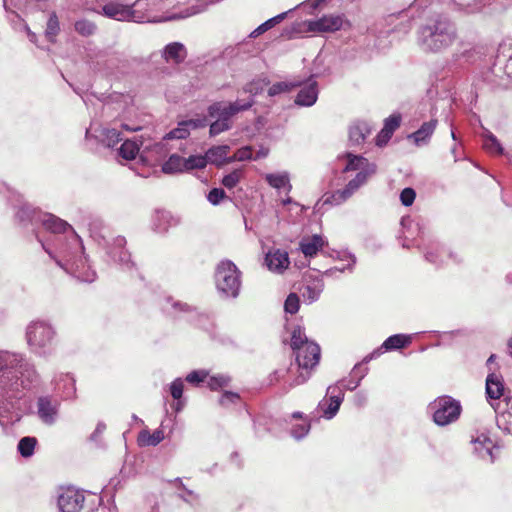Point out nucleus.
Returning a JSON list of instances; mask_svg holds the SVG:
<instances>
[{
	"mask_svg": "<svg viewBox=\"0 0 512 512\" xmlns=\"http://www.w3.org/2000/svg\"><path fill=\"white\" fill-rule=\"evenodd\" d=\"M175 484L182 490L178 496L189 504H196L199 501V496L193 490L188 489L182 482L181 478L174 479Z\"/></svg>",
	"mask_w": 512,
	"mask_h": 512,
	"instance_id": "de8ad7c7",
	"label": "nucleus"
},
{
	"mask_svg": "<svg viewBox=\"0 0 512 512\" xmlns=\"http://www.w3.org/2000/svg\"><path fill=\"white\" fill-rule=\"evenodd\" d=\"M190 134V130L185 123V121H181L178 124V127L171 130L169 133L166 134L164 139H185Z\"/></svg>",
	"mask_w": 512,
	"mask_h": 512,
	"instance_id": "864d4df0",
	"label": "nucleus"
},
{
	"mask_svg": "<svg viewBox=\"0 0 512 512\" xmlns=\"http://www.w3.org/2000/svg\"><path fill=\"white\" fill-rule=\"evenodd\" d=\"M352 29L350 20L343 13L322 16L317 21H295L290 32H338Z\"/></svg>",
	"mask_w": 512,
	"mask_h": 512,
	"instance_id": "0eeeda50",
	"label": "nucleus"
},
{
	"mask_svg": "<svg viewBox=\"0 0 512 512\" xmlns=\"http://www.w3.org/2000/svg\"><path fill=\"white\" fill-rule=\"evenodd\" d=\"M216 289L222 298L235 299L241 288V271L231 260H222L215 270Z\"/></svg>",
	"mask_w": 512,
	"mask_h": 512,
	"instance_id": "423d86ee",
	"label": "nucleus"
},
{
	"mask_svg": "<svg viewBox=\"0 0 512 512\" xmlns=\"http://www.w3.org/2000/svg\"><path fill=\"white\" fill-rule=\"evenodd\" d=\"M184 158L177 155L172 154L168 160L162 165V171L165 174H174L185 172V164Z\"/></svg>",
	"mask_w": 512,
	"mask_h": 512,
	"instance_id": "e433bc0d",
	"label": "nucleus"
},
{
	"mask_svg": "<svg viewBox=\"0 0 512 512\" xmlns=\"http://www.w3.org/2000/svg\"><path fill=\"white\" fill-rule=\"evenodd\" d=\"M267 268L276 273H282L290 264L288 252L282 249H270L265 256Z\"/></svg>",
	"mask_w": 512,
	"mask_h": 512,
	"instance_id": "a211bd4d",
	"label": "nucleus"
},
{
	"mask_svg": "<svg viewBox=\"0 0 512 512\" xmlns=\"http://www.w3.org/2000/svg\"><path fill=\"white\" fill-rule=\"evenodd\" d=\"M207 377L208 371L194 370L186 376L185 380L192 385H199L200 383L204 382Z\"/></svg>",
	"mask_w": 512,
	"mask_h": 512,
	"instance_id": "e2e57ef3",
	"label": "nucleus"
},
{
	"mask_svg": "<svg viewBox=\"0 0 512 512\" xmlns=\"http://www.w3.org/2000/svg\"><path fill=\"white\" fill-rule=\"evenodd\" d=\"M412 341L411 335L394 334L383 342V348L387 351L399 350L407 347Z\"/></svg>",
	"mask_w": 512,
	"mask_h": 512,
	"instance_id": "473e14b6",
	"label": "nucleus"
},
{
	"mask_svg": "<svg viewBox=\"0 0 512 512\" xmlns=\"http://www.w3.org/2000/svg\"><path fill=\"white\" fill-rule=\"evenodd\" d=\"M310 431V423L308 421H304L301 424L294 425L291 429V435L296 440L303 439Z\"/></svg>",
	"mask_w": 512,
	"mask_h": 512,
	"instance_id": "680f3d73",
	"label": "nucleus"
},
{
	"mask_svg": "<svg viewBox=\"0 0 512 512\" xmlns=\"http://www.w3.org/2000/svg\"><path fill=\"white\" fill-rule=\"evenodd\" d=\"M231 378L224 374L211 376L207 382L211 390H218L229 385Z\"/></svg>",
	"mask_w": 512,
	"mask_h": 512,
	"instance_id": "5fc2aeb1",
	"label": "nucleus"
},
{
	"mask_svg": "<svg viewBox=\"0 0 512 512\" xmlns=\"http://www.w3.org/2000/svg\"><path fill=\"white\" fill-rule=\"evenodd\" d=\"M239 400L240 396L238 393L225 391L219 399V404L223 407H229L230 405L237 404Z\"/></svg>",
	"mask_w": 512,
	"mask_h": 512,
	"instance_id": "69168bd1",
	"label": "nucleus"
},
{
	"mask_svg": "<svg viewBox=\"0 0 512 512\" xmlns=\"http://www.w3.org/2000/svg\"><path fill=\"white\" fill-rule=\"evenodd\" d=\"M85 501L84 493L74 487L63 489L58 496L60 512H80Z\"/></svg>",
	"mask_w": 512,
	"mask_h": 512,
	"instance_id": "ddd939ff",
	"label": "nucleus"
},
{
	"mask_svg": "<svg viewBox=\"0 0 512 512\" xmlns=\"http://www.w3.org/2000/svg\"><path fill=\"white\" fill-rule=\"evenodd\" d=\"M497 426L506 432L507 434L512 435V414L504 413L496 418Z\"/></svg>",
	"mask_w": 512,
	"mask_h": 512,
	"instance_id": "052dcab7",
	"label": "nucleus"
},
{
	"mask_svg": "<svg viewBox=\"0 0 512 512\" xmlns=\"http://www.w3.org/2000/svg\"><path fill=\"white\" fill-rule=\"evenodd\" d=\"M312 341H308V338L306 337L303 329L298 326L293 329L292 335H291V343L290 346L294 351L299 350L302 348L305 344H311Z\"/></svg>",
	"mask_w": 512,
	"mask_h": 512,
	"instance_id": "c03bdc74",
	"label": "nucleus"
},
{
	"mask_svg": "<svg viewBox=\"0 0 512 512\" xmlns=\"http://www.w3.org/2000/svg\"><path fill=\"white\" fill-rule=\"evenodd\" d=\"M85 137L87 140L94 139L97 143L107 148H113L123 140L119 130L101 124H91L86 130Z\"/></svg>",
	"mask_w": 512,
	"mask_h": 512,
	"instance_id": "f8f14e48",
	"label": "nucleus"
},
{
	"mask_svg": "<svg viewBox=\"0 0 512 512\" xmlns=\"http://www.w3.org/2000/svg\"><path fill=\"white\" fill-rule=\"evenodd\" d=\"M483 146L489 153L496 155H501L504 151L496 136L488 130L483 132Z\"/></svg>",
	"mask_w": 512,
	"mask_h": 512,
	"instance_id": "ea45409f",
	"label": "nucleus"
},
{
	"mask_svg": "<svg viewBox=\"0 0 512 512\" xmlns=\"http://www.w3.org/2000/svg\"><path fill=\"white\" fill-rule=\"evenodd\" d=\"M232 128V122H224L222 120H219L215 118V121H213L210 124L209 134L211 137H215L222 132L228 131Z\"/></svg>",
	"mask_w": 512,
	"mask_h": 512,
	"instance_id": "6e6d98bb",
	"label": "nucleus"
},
{
	"mask_svg": "<svg viewBox=\"0 0 512 512\" xmlns=\"http://www.w3.org/2000/svg\"><path fill=\"white\" fill-rule=\"evenodd\" d=\"M328 244L327 240L319 235L304 236L299 242V249L306 258H312Z\"/></svg>",
	"mask_w": 512,
	"mask_h": 512,
	"instance_id": "6ab92c4d",
	"label": "nucleus"
},
{
	"mask_svg": "<svg viewBox=\"0 0 512 512\" xmlns=\"http://www.w3.org/2000/svg\"><path fill=\"white\" fill-rule=\"evenodd\" d=\"M226 198V193L222 188H213L207 195V200L212 205H218L223 199Z\"/></svg>",
	"mask_w": 512,
	"mask_h": 512,
	"instance_id": "774afa93",
	"label": "nucleus"
},
{
	"mask_svg": "<svg viewBox=\"0 0 512 512\" xmlns=\"http://www.w3.org/2000/svg\"><path fill=\"white\" fill-rule=\"evenodd\" d=\"M337 258L341 261H347L348 264L346 266H343V269H338V267H333V268L327 269L324 272L325 276L333 277L336 273H343L345 271L352 273L354 271V266L357 262V258L354 254H352L350 252H342V253H338Z\"/></svg>",
	"mask_w": 512,
	"mask_h": 512,
	"instance_id": "2f4dec72",
	"label": "nucleus"
},
{
	"mask_svg": "<svg viewBox=\"0 0 512 512\" xmlns=\"http://www.w3.org/2000/svg\"><path fill=\"white\" fill-rule=\"evenodd\" d=\"M102 230L104 225L101 220L96 219L89 223L90 236L105 249L108 259L124 271H132L135 264L131 260L130 252L126 249L125 237L118 235L107 239Z\"/></svg>",
	"mask_w": 512,
	"mask_h": 512,
	"instance_id": "20e7f679",
	"label": "nucleus"
},
{
	"mask_svg": "<svg viewBox=\"0 0 512 512\" xmlns=\"http://www.w3.org/2000/svg\"><path fill=\"white\" fill-rule=\"evenodd\" d=\"M455 34H418L417 44L425 52H440L454 41Z\"/></svg>",
	"mask_w": 512,
	"mask_h": 512,
	"instance_id": "4468645a",
	"label": "nucleus"
},
{
	"mask_svg": "<svg viewBox=\"0 0 512 512\" xmlns=\"http://www.w3.org/2000/svg\"><path fill=\"white\" fill-rule=\"evenodd\" d=\"M347 164L343 168V172H349V171H360L362 168V165L366 163V158L354 155L352 153H347Z\"/></svg>",
	"mask_w": 512,
	"mask_h": 512,
	"instance_id": "09e8293b",
	"label": "nucleus"
},
{
	"mask_svg": "<svg viewBox=\"0 0 512 512\" xmlns=\"http://www.w3.org/2000/svg\"><path fill=\"white\" fill-rule=\"evenodd\" d=\"M296 362L301 370H310L318 365L320 360V347L316 343L305 344L294 351Z\"/></svg>",
	"mask_w": 512,
	"mask_h": 512,
	"instance_id": "2eb2a0df",
	"label": "nucleus"
},
{
	"mask_svg": "<svg viewBox=\"0 0 512 512\" xmlns=\"http://www.w3.org/2000/svg\"><path fill=\"white\" fill-rule=\"evenodd\" d=\"M254 103L255 101L252 98L237 99L228 104L215 102L208 107L207 112L210 118H217L224 122H231V118L233 116L240 112L249 110Z\"/></svg>",
	"mask_w": 512,
	"mask_h": 512,
	"instance_id": "1a4fd4ad",
	"label": "nucleus"
},
{
	"mask_svg": "<svg viewBox=\"0 0 512 512\" xmlns=\"http://www.w3.org/2000/svg\"><path fill=\"white\" fill-rule=\"evenodd\" d=\"M300 306L299 297L295 293H290L285 302H284V310L286 313L295 314L298 312Z\"/></svg>",
	"mask_w": 512,
	"mask_h": 512,
	"instance_id": "bf43d9fd",
	"label": "nucleus"
},
{
	"mask_svg": "<svg viewBox=\"0 0 512 512\" xmlns=\"http://www.w3.org/2000/svg\"><path fill=\"white\" fill-rule=\"evenodd\" d=\"M37 416L39 420L47 425L53 426L60 417L61 402L51 395H43L37 398Z\"/></svg>",
	"mask_w": 512,
	"mask_h": 512,
	"instance_id": "9d476101",
	"label": "nucleus"
},
{
	"mask_svg": "<svg viewBox=\"0 0 512 512\" xmlns=\"http://www.w3.org/2000/svg\"><path fill=\"white\" fill-rule=\"evenodd\" d=\"M266 182L274 189L280 190L285 188L287 193L292 190L290 183V175L287 171L281 173H269L265 175Z\"/></svg>",
	"mask_w": 512,
	"mask_h": 512,
	"instance_id": "c85d7f7f",
	"label": "nucleus"
},
{
	"mask_svg": "<svg viewBox=\"0 0 512 512\" xmlns=\"http://www.w3.org/2000/svg\"><path fill=\"white\" fill-rule=\"evenodd\" d=\"M41 384L35 363L23 352L0 349V425L26 392Z\"/></svg>",
	"mask_w": 512,
	"mask_h": 512,
	"instance_id": "f257e3e1",
	"label": "nucleus"
},
{
	"mask_svg": "<svg viewBox=\"0 0 512 512\" xmlns=\"http://www.w3.org/2000/svg\"><path fill=\"white\" fill-rule=\"evenodd\" d=\"M368 368H364L361 370V364H356L351 371V379L346 381L342 379L338 381L336 384L338 386H342L343 388L353 391L355 390L361 383L362 379L367 375Z\"/></svg>",
	"mask_w": 512,
	"mask_h": 512,
	"instance_id": "c756f323",
	"label": "nucleus"
},
{
	"mask_svg": "<svg viewBox=\"0 0 512 512\" xmlns=\"http://www.w3.org/2000/svg\"><path fill=\"white\" fill-rule=\"evenodd\" d=\"M292 13L293 10H288L286 12L280 13L260 24L252 32H267L268 30L274 28L277 24L282 22L289 14Z\"/></svg>",
	"mask_w": 512,
	"mask_h": 512,
	"instance_id": "a18cd8bd",
	"label": "nucleus"
},
{
	"mask_svg": "<svg viewBox=\"0 0 512 512\" xmlns=\"http://www.w3.org/2000/svg\"><path fill=\"white\" fill-rule=\"evenodd\" d=\"M504 392V382L501 375L490 373L486 378V395L488 399H500Z\"/></svg>",
	"mask_w": 512,
	"mask_h": 512,
	"instance_id": "a878e982",
	"label": "nucleus"
},
{
	"mask_svg": "<svg viewBox=\"0 0 512 512\" xmlns=\"http://www.w3.org/2000/svg\"><path fill=\"white\" fill-rule=\"evenodd\" d=\"M56 335L53 324L40 319L31 321L25 330V339L30 352L41 358L52 355Z\"/></svg>",
	"mask_w": 512,
	"mask_h": 512,
	"instance_id": "39448f33",
	"label": "nucleus"
},
{
	"mask_svg": "<svg viewBox=\"0 0 512 512\" xmlns=\"http://www.w3.org/2000/svg\"><path fill=\"white\" fill-rule=\"evenodd\" d=\"M243 177V171L241 169H235L229 174L225 175L222 179V184L227 189H233L240 182Z\"/></svg>",
	"mask_w": 512,
	"mask_h": 512,
	"instance_id": "603ef678",
	"label": "nucleus"
},
{
	"mask_svg": "<svg viewBox=\"0 0 512 512\" xmlns=\"http://www.w3.org/2000/svg\"><path fill=\"white\" fill-rule=\"evenodd\" d=\"M474 447V453L481 459L489 460L491 463L495 461V456L493 454V449L495 448V445L493 444L492 440L482 434L478 436L477 438L473 439L471 441Z\"/></svg>",
	"mask_w": 512,
	"mask_h": 512,
	"instance_id": "b1692460",
	"label": "nucleus"
},
{
	"mask_svg": "<svg viewBox=\"0 0 512 512\" xmlns=\"http://www.w3.org/2000/svg\"><path fill=\"white\" fill-rule=\"evenodd\" d=\"M370 133L371 126L368 122L357 121L349 128V140L353 145H360L364 143Z\"/></svg>",
	"mask_w": 512,
	"mask_h": 512,
	"instance_id": "bb28decb",
	"label": "nucleus"
},
{
	"mask_svg": "<svg viewBox=\"0 0 512 512\" xmlns=\"http://www.w3.org/2000/svg\"><path fill=\"white\" fill-rule=\"evenodd\" d=\"M184 390V382L181 378H176L169 386V391L174 400H177L175 410L179 412L182 407V395Z\"/></svg>",
	"mask_w": 512,
	"mask_h": 512,
	"instance_id": "79ce46f5",
	"label": "nucleus"
},
{
	"mask_svg": "<svg viewBox=\"0 0 512 512\" xmlns=\"http://www.w3.org/2000/svg\"><path fill=\"white\" fill-rule=\"evenodd\" d=\"M253 159L252 149L249 146L238 149L232 157H229V162L246 161Z\"/></svg>",
	"mask_w": 512,
	"mask_h": 512,
	"instance_id": "0e129e2a",
	"label": "nucleus"
},
{
	"mask_svg": "<svg viewBox=\"0 0 512 512\" xmlns=\"http://www.w3.org/2000/svg\"><path fill=\"white\" fill-rule=\"evenodd\" d=\"M37 443L36 437L25 436L19 440L17 451L23 458H30L34 454Z\"/></svg>",
	"mask_w": 512,
	"mask_h": 512,
	"instance_id": "58836bf2",
	"label": "nucleus"
},
{
	"mask_svg": "<svg viewBox=\"0 0 512 512\" xmlns=\"http://www.w3.org/2000/svg\"><path fill=\"white\" fill-rule=\"evenodd\" d=\"M353 195L346 190V188L338 189L332 193H326L323 196V205H333L339 206L345 203L348 199H350Z\"/></svg>",
	"mask_w": 512,
	"mask_h": 512,
	"instance_id": "f704fd0d",
	"label": "nucleus"
},
{
	"mask_svg": "<svg viewBox=\"0 0 512 512\" xmlns=\"http://www.w3.org/2000/svg\"><path fill=\"white\" fill-rule=\"evenodd\" d=\"M229 151V145H219L211 147L205 154V158H207V163H211L216 166H221L225 163H230L228 161L229 157H227Z\"/></svg>",
	"mask_w": 512,
	"mask_h": 512,
	"instance_id": "cd10ccee",
	"label": "nucleus"
},
{
	"mask_svg": "<svg viewBox=\"0 0 512 512\" xmlns=\"http://www.w3.org/2000/svg\"><path fill=\"white\" fill-rule=\"evenodd\" d=\"M416 198V192L411 187L404 188L400 193V201L403 206L409 207L411 206Z\"/></svg>",
	"mask_w": 512,
	"mask_h": 512,
	"instance_id": "338daca9",
	"label": "nucleus"
},
{
	"mask_svg": "<svg viewBox=\"0 0 512 512\" xmlns=\"http://www.w3.org/2000/svg\"><path fill=\"white\" fill-rule=\"evenodd\" d=\"M500 49L502 53L508 52V59L504 66V72L509 78H512V37H507L500 45Z\"/></svg>",
	"mask_w": 512,
	"mask_h": 512,
	"instance_id": "3c124183",
	"label": "nucleus"
},
{
	"mask_svg": "<svg viewBox=\"0 0 512 512\" xmlns=\"http://www.w3.org/2000/svg\"><path fill=\"white\" fill-rule=\"evenodd\" d=\"M186 49L183 44L179 42H173L168 44L163 52V56L167 62L172 61L174 63L182 62L186 57Z\"/></svg>",
	"mask_w": 512,
	"mask_h": 512,
	"instance_id": "7c9ffc66",
	"label": "nucleus"
},
{
	"mask_svg": "<svg viewBox=\"0 0 512 512\" xmlns=\"http://www.w3.org/2000/svg\"><path fill=\"white\" fill-rule=\"evenodd\" d=\"M140 144L135 140H123L120 148L118 149L119 155L125 160H133L139 153Z\"/></svg>",
	"mask_w": 512,
	"mask_h": 512,
	"instance_id": "4c0bfd02",
	"label": "nucleus"
},
{
	"mask_svg": "<svg viewBox=\"0 0 512 512\" xmlns=\"http://www.w3.org/2000/svg\"><path fill=\"white\" fill-rule=\"evenodd\" d=\"M323 291V284L321 282L314 283L313 285H306L301 291V295L307 303L317 301Z\"/></svg>",
	"mask_w": 512,
	"mask_h": 512,
	"instance_id": "a19ab883",
	"label": "nucleus"
},
{
	"mask_svg": "<svg viewBox=\"0 0 512 512\" xmlns=\"http://www.w3.org/2000/svg\"><path fill=\"white\" fill-rule=\"evenodd\" d=\"M167 301L171 303V313L176 317L185 316L191 322H200L201 318H206V315L194 306L181 301H173L170 298Z\"/></svg>",
	"mask_w": 512,
	"mask_h": 512,
	"instance_id": "412c9836",
	"label": "nucleus"
},
{
	"mask_svg": "<svg viewBox=\"0 0 512 512\" xmlns=\"http://www.w3.org/2000/svg\"><path fill=\"white\" fill-rule=\"evenodd\" d=\"M377 171V166L375 163L370 162L366 159V163L362 165L361 170L356 174V176L361 177L362 182L364 184L367 183L368 179L373 176Z\"/></svg>",
	"mask_w": 512,
	"mask_h": 512,
	"instance_id": "13d9d810",
	"label": "nucleus"
},
{
	"mask_svg": "<svg viewBox=\"0 0 512 512\" xmlns=\"http://www.w3.org/2000/svg\"><path fill=\"white\" fill-rule=\"evenodd\" d=\"M185 171H191L194 169H202L207 165V158L205 155H191L188 158H184Z\"/></svg>",
	"mask_w": 512,
	"mask_h": 512,
	"instance_id": "8fccbe9b",
	"label": "nucleus"
},
{
	"mask_svg": "<svg viewBox=\"0 0 512 512\" xmlns=\"http://www.w3.org/2000/svg\"><path fill=\"white\" fill-rule=\"evenodd\" d=\"M425 260L435 266H441L445 262V257H449L453 262L459 263L462 258L453 252H448L444 247L438 244H432L431 246L424 249Z\"/></svg>",
	"mask_w": 512,
	"mask_h": 512,
	"instance_id": "dca6fc26",
	"label": "nucleus"
},
{
	"mask_svg": "<svg viewBox=\"0 0 512 512\" xmlns=\"http://www.w3.org/2000/svg\"><path fill=\"white\" fill-rule=\"evenodd\" d=\"M433 421L438 426L449 425L460 417L462 407L459 401L451 396H440L429 404Z\"/></svg>",
	"mask_w": 512,
	"mask_h": 512,
	"instance_id": "6e6552de",
	"label": "nucleus"
},
{
	"mask_svg": "<svg viewBox=\"0 0 512 512\" xmlns=\"http://www.w3.org/2000/svg\"><path fill=\"white\" fill-rule=\"evenodd\" d=\"M300 85H301V82H297V81L277 82L268 88L267 93H268V96L275 97L282 93L288 92L291 89H293L297 86H300Z\"/></svg>",
	"mask_w": 512,
	"mask_h": 512,
	"instance_id": "49530a36",
	"label": "nucleus"
},
{
	"mask_svg": "<svg viewBox=\"0 0 512 512\" xmlns=\"http://www.w3.org/2000/svg\"><path fill=\"white\" fill-rule=\"evenodd\" d=\"M180 223L179 217L173 215L169 211H156L152 216V230L158 234H164L172 227H176Z\"/></svg>",
	"mask_w": 512,
	"mask_h": 512,
	"instance_id": "f3484780",
	"label": "nucleus"
},
{
	"mask_svg": "<svg viewBox=\"0 0 512 512\" xmlns=\"http://www.w3.org/2000/svg\"><path fill=\"white\" fill-rule=\"evenodd\" d=\"M421 227L418 223H415L410 217H403L401 219V235L403 239L402 247L410 248L414 245V240L421 234Z\"/></svg>",
	"mask_w": 512,
	"mask_h": 512,
	"instance_id": "5701e85b",
	"label": "nucleus"
},
{
	"mask_svg": "<svg viewBox=\"0 0 512 512\" xmlns=\"http://www.w3.org/2000/svg\"><path fill=\"white\" fill-rule=\"evenodd\" d=\"M318 93L317 82L310 78L298 92L295 103L299 106L310 107L316 103Z\"/></svg>",
	"mask_w": 512,
	"mask_h": 512,
	"instance_id": "aec40b11",
	"label": "nucleus"
},
{
	"mask_svg": "<svg viewBox=\"0 0 512 512\" xmlns=\"http://www.w3.org/2000/svg\"><path fill=\"white\" fill-rule=\"evenodd\" d=\"M269 84L270 81L267 77L253 79L243 86L242 92L249 94L248 98H252L254 100V97L261 94Z\"/></svg>",
	"mask_w": 512,
	"mask_h": 512,
	"instance_id": "72a5a7b5",
	"label": "nucleus"
},
{
	"mask_svg": "<svg viewBox=\"0 0 512 512\" xmlns=\"http://www.w3.org/2000/svg\"><path fill=\"white\" fill-rule=\"evenodd\" d=\"M343 400V388L338 386V384L329 386L326 391V396L318 404L321 416L327 420L334 418L338 413Z\"/></svg>",
	"mask_w": 512,
	"mask_h": 512,
	"instance_id": "9b49d317",
	"label": "nucleus"
},
{
	"mask_svg": "<svg viewBox=\"0 0 512 512\" xmlns=\"http://www.w3.org/2000/svg\"><path fill=\"white\" fill-rule=\"evenodd\" d=\"M324 2H326V0H306L298 4L292 10L293 12L296 10H301L307 12L308 14H313Z\"/></svg>",
	"mask_w": 512,
	"mask_h": 512,
	"instance_id": "4d7b16f0",
	"label": "nucleus"
},
{
	"mask_svg": "<svg viewBox=\"0 0 512 512\" xmlns=\"http://www.w3.org/2000/svg\"><path fill=\"white\" fill-rule=\"evenodd\" d=\"M35 236L50 259L65 273L85 283L96 279V272L84 255L82 239L70 224L60 234L43 239L35 232Z\"/></svg>",
	"mask_w": 512,
	"mask_h": 512,
	"instance_id": "f03ea898",
	"label": "nucleus"
},
{
	"mask_svg": "<svg viewBox=\"0 0 512 512\" xmlns=\"http://www.w3.org/2000/svg\"><path fill=\"white\" fill-rule=\"evenodd\" d=\"M164 439V433L161 429L154 430L150 433L143 430L139 433L138 442L141 446H156Z\"/></svg>",
	"mask_w": 512,
	"mask_h": 512,
	"instance_id": "c9c22d12",
	"label": "nucleus"
},
{
	"mask_svg": "<svg viewBox=\"0 0 512 512\" xmlns=\"http://www.w3.org/2000/svg\"><path fill=\"white\" fill-rule=\"evenodd\" d=\"M0 193L14 210V220L22 227L41 225L50 234L62 233L69 223L47 212H43L28 203L22 194L6 183L0 185Z\"/></svg>",
	"mask_w": 512,
	"mask_h": 512,
	"instance_id": "7ed1b4c3",
	"label": "nucleus"
},
{
	"mask_svg": "<svg viewBox=\"0 0 512 512\" xmlns=\"http://www.w3.org/2000/svg\"><path fill=\"white\" fill-rule=\"evenodd\" d=\"M52 383L54 385V389L61 393L64 400L71 399L75 396V379L70 374H57L53 378Z\"/></svg>",
	"mask_w": 512,
	"mask_h": 512,
	"instance_id": "4be33fe9",
	"label": "nucleus"
},
{
	"mask_svg": "<svg viewBox=\"0 0 512 512\" xmlns=\"http://www.w3.org/2000/svg\"><path fill=\"white\" fill-rule=\"evenodd\" d=\"M437 126V120L432 119L428 122H424L418 130L408 136L409 139H413L417 146L426 145Z\"/></svg>",
	"mask_w": 512,
	"mask_h": 512,
	"instance_id": "393cba45",
	"label": "nucleus"
},
{
	"mask_svg": "<svg viewBox=\"0 0 512 512\" xmlns=\"http://www.w3.org/2000/svg\"><path fill=\"white\" fill-rule=\"evenodd\" d=\"M57 34H28L29 41L43 50H50V44L55 41Z\"/></svg>",
	"mask_w": 512,
	"mask_h": 512,
	"instance_id": "37998d69",
	"label": "nucleus"
}]
</instances>
